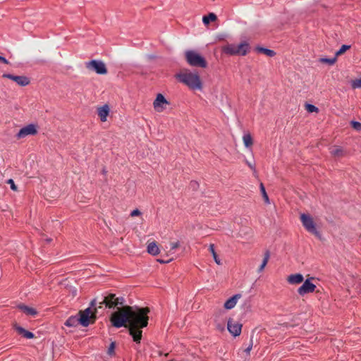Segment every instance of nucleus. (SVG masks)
<instances>
[{
	"instance_id": "nucleus-40",
	"label": "nucleus",
	"mask_w": 361,
	"mask_h": 361,
	"mask_svg": "<svg viewBox=\"0 0 361 361\" xmlns=\"http://www.w3.org/2000/svg\"><path fill=\"white\" fill-rule=\"evenodd\" d=\"M247 165L249 166V167H250V169H254V166H253V164H252L251 163H250V162H248V161H247Z\"/></svg>"
},
{
	"instance_id": "nucleus-16",
	"label": "nucleus",
	"mask_w": 361,
	"mask_h": 361,
	"mask_svg": "<svg viewBox=\"0 0 361 361\" xmlns=\"http://www.w3.org/2000/svg\"><path fill=\"white\" fill-rule=\"evenodd\" d=\"M303 276L301 274H295L290 275L287 281L290 284H299L303 281Z\"/></svg>"
},
{
	"instance_id": "nucleus-31",
	"label": "nucleus",
	"mask_w": 361,
	"mask_h": 361,
	"mask_svg": "<svg viewBox=\"0 0 361 361\" xmlns=\"http://www.w3.org/2000/svg\"><path fill=\"white\" fill-rule=\"evenodd\" d=\"M351 126L356 130H361V123L357 121H351Z\"/></svg>"
},
{
	"instance_id": "nucleus-13",
	"label": "nucleus",
	"mask_w": 361,
	"mask_h": 361,
	"mask_svg": "<svg viewBox=\"0 0 361 361\" xmlns=\"http://www.w3.org/2000/svg\"><path fill=\"white\" fill-rule=\"evenodd\" d=\"M109 112L110 108L108 104H104L102 106L97 108V114L102 122L106 121Z\"/></svg>"
},
{
	"instance_id": "nucleus-30",
	"label": "nucleus",
	"mask_w": 361,
	"mask_h": 361,
	"mask_svg": "<svg viewBox=\"0 0 361 361\" xmlns=\"http://www.w3.org/2000/svg\"><path fill=\"white\" fill-rule=\"evenodd\" d=\"M352 87L353 88H361V78L360 79L353 80L352 82Z\"/></svg>"
},
{
	"instance_id": "nucleus-22",
	"label": "nucleus",
	"mask_w": 361,
	"mask_h": 361,
	"mask_svg": "<svg viewBox=\"0 0 361 361\" xmlns=\"http://www.w3.org/2000/svg\"><path fill=\"white\" fill-rule=\"evenodd\" d=\"M269 257H270V254H269V252L267 250V251H266V252L264 254V257L262 260V262L258 269V272H261L264 270V267L267 264Z\"/></svg>"
},
{
	"instance_id": "nucleus-6",
	"label": "nucleus",
	"mask_w": 361,
	"mask_h": 361,
	"mask_svg": "<svg viewBox=\"0 0 361 361\" xmlns=\"http://www.w3.org/2000/svg\"><path fill=\"white\" fill-rule=\"evenodd\" d=\"M300 219L302 224V226L305 227L307 231H308L309 233H312V235H315L319 238H321L320 233L317 231L316 228V224L310 215L302 214L300 215Z\"/></svg>"
},
{
	"instance_id": "nucleus-20",
	"label": "nucleus",
	"mask_w": 361,
	"mask_h": 361,
	"mask_svg": "<svg viewBox=\"0 0 361 361\" xmlns=\"http://www.w3.org/2000/svg\"><path fill=\"white\" fill-rule=\"evenodd\" d=\"M330 153L334 157H341L343 155V150L341 147L334 146L330 149Z\"/></svg>"
},
{
	"instance_id": "nucleus-35",
	"label": "nucleus",
	"mask_w": 361,
	"mask_h": 361,
	"mask_svg": "<svg viewBox=\"0 0 361 361\" xmlns=\"http://www.w3.org/2000/svg\"><path fill=\"white\" fill-rule=\"evenodd\" d=\"M108 353H109V355H111V353H113V342H111L109 344V349H108Z\"/></svg>"
},
{
	"instance_id": "nucleus-11",
	"label": "nucleus",
	"mask_w": 361,
	"mask_h": 361,
	"mask_svg": "<svg viewBox=\"0 0 361 361\" xmlns=\"http://www.w3.org/2000/svg\"><path fill=\"white\" fill-rule=\"evenodd\" d=\"M316 286L307 279L303 284L298 288V292L300 295H304L314 291Z\"/></svg>"
},
{
	"instance_id": "nucleus-29",
	"label": "nucleus",
	"mask_w": 361,
	"mask_h": 361,
	"mask_svg": "<svg viewBox=\"0 0 361 361\" xmlns=\"http://www.w3.org/2000/svg\"><path fill=\"white\" fill-rule=\"evenodd\" d=\"M305 109L309 113L318 112V111H319L317 107H316L314 105H312L310 104H305Z\"/></svg>"
},
{
	"instance_id": "nucleus-9",
	"label": "nucleus",
	"mask_w": 361,
	"mask_h": 361,
	"mask_svg": "<svg viewBox=\"0 0 361 361\" xmlns=\"http://www.w3.org/2000/svg\"><path fill=\"white\" fill-rule=\"evenodd\" d=\"M2 77L4 78H8L16 82L18 85L25 87L30 83V80L27 77L24 75H13L9 73H4Z\"/></svg>"
},
{
	"instance_id": "nucleus-37",
	"label": "nucleus",
	"mask_w": 361,
	"mask_h": 361,
	"mask_svg": "<svg viewBox=\"0 0 361 361\" xmlns=\"http://www.w3.org/2000/svg\"><path fill=\"white\" fill-rule=\"evenodd\" d=\"M0 61L5 64H8L9 63L8 61L6 58L1 56H0Z\"/></svg>"
},
{
	"instance_id": "nucleus-39",
	"label": "nucleus",
	"mask_w": 361,
	"mask_h": 361,
	"mask_svg": "<svg viewBox=\"0 0 361 361\" xmlns=\"http://www.w3.org/2000/svg\"><path fill=\"white\" fill-rule=\"evenodd\" d=\"M252 344H251L246 350V353H250V351L252 349Z\"/></svg>"
},
{
	"instance_id": "nucleus-38",
	"label": "nucleus",
	"mask_w": 361,
	"mask_h": 361,
	"mask_svg": "<svg viewBox=\"0 0 361 361\" xmlns=\"http://www.w3.org/2000/svg\"><path fill=\"white\" fill-rule=\"evenodd\" d=\"M109 322H110L111 324L113 325V313H111L109 315Z\"/></svg>"
},
{
	"instance_id": "nucleus-3",
	"label": "nucleus",
	"mask_w": 361,
	"mask_h": 361,
	"mask_svg": "<svg viewBox=\"0 0 361 361\" xmlns=\"http://www.w3.org/2000/svg\"><path fill=\"white\" fill-rule=\"evenodd\" d=\"M176 78L190 89L200 90L202 88V82L197 73L185 71L178 74Z\"/></svg>"
},
{
	"instance_id": "nucleus-14",
	"label": "nucleus",
	"mask_w": 361,
	"mask_h": 361,
	"mask_svg": "<svg viewBox=\"0 0 361 361\" xmlns=\"http://www.w3.org/2000/svg\"><path fill=\"white\" fill-rule=\"evenodd\" d=\"M13 328L18 332V334H19L20 335H21L22 336H23L24 338H25L27 339H32V338H35V334L33 333H32L29 331H27L24 328L18 325L17 324H15L13 325Z\"/></svg>"
},
{
	"instance_id": "nucleus-26",
	"label": "nucleus",
	"mask_w": 361,
	"mask_h": 361,
	"mask_svg": "<svg viewBox=\"0 0 361 361\" xmlns=\"http://www.w3.org/2000/svg\"><path fill=\"white\" fill-rule=\"evenodd\" d=\"M257 50L258 51L263 53L270 57L274 56L275 55V52L273 50L268 49L266 48L259 47L257 48Z\"/></svg>"
},
{
	"instance_id": "nucleus-1",
	"label": "nucleus",
	"mask_w": 361,
	"mask_h": 361,
	"mask_svg": "<svg viewBox=\"0 0 361 361\" xmlns=\"http://www.w3.org/2000/svg\"><path fill=\"white\" fill-rule=\"evenodd\" d=\"M125 299L114 295V327L128 329L133 341L140 343L142 339V329L148 324L149 307H133L125 305Z\"/></svg>"
},
{
	"instance_id": "nucleus-28",
	"label": "nucleus",
	"mask_w": 361,
	"mask_h": 361,
	"mask_svg": "<svg viewBox=\"0 0 361 361\" xmlns=\"http://www.w3.org/2000/svg\"><path fill=\"white\" fill-rule=\"evenodd\" d=\"M260 190L264 198V200L266 203H269V197L266 192L265 188L262 183L260 184Z\"/></svg>"
},
{
	"instance_id": "nucleus-18",
	"label": "nucleus",
	"mask_w": 361,
	"mask_h": 361,
	"mask_svg": "<svg viewBox=\"0 0 361 361\" xmlns=\"http://www.w3.org/2000/svg\"><path fill=\"white\" fill-rule=\"evenodd\" d=\"M18 307L27 315L35 316L37 314V311L34 308L30 307L28 306L20 305L18 306Z\"/></svg>"
},
{
	"instance_id": "nucleus-17",
	"label": "nucleus",
	"mask_w": 361,
	"mask_h": 361,
	"mask_svg": "<svg viewBox=\"0 0 361 361\" xmlns=\"http://www.w3.org/2000/svg\"><path fill=\"white\" fill-rule=\"evenodd\" d=\"M78 324H80V321L78 316H71L65 322V325L68 327H75Z\"/></svg>"
},
{
	"instance_id": "nucleus-19",
	"label": "nucleus",
	"mask_w": 361,
	"mask_h": 361,
	"mask_svg": "<svg viewBox=\"0 0 361 361\" xmlns=\"http://www.w3.org/2000/svg\"><path fill=\"white\" fill-rule=\"evenodd\" d=\"M147 252L152 255H157L159 254V249L155 242H152L148 244Z\"/></svg>"
},
{
	"instance_id": "nucleus-25",
	"label": "nucleus",
	"mask_w": 361,
	"mask_h": 361,
	"mask_svg": "<svg viewBox=\"0 0 361 361\" xmlns=\"http://www.w3.org/2000/svg\"><path fill=\"white\" fill-rule=\"evenodd\" d=\"M350 45L343 44L341 47L335 53V56L337 58L338 56L343 54L347 50L350 49Z\"/></svg>"
},
{
	"instance_id": "nucleus-8",
	"label": "nucleus",
	"mask_w": 361,
	"mask_h": 361,
	"mask_svg": "<svg viewBox=\"0 0 361 361\" xmlns=\"http://www.w3.org/2000/svg\"><path fill=\"white\" fill-rule=\"evenodd\" d=\"M38 133L37 125L31 123L23 127L16 134L18 139H22L29 135H35Z\"/></svg>"
},
{
	"instance_id": "nucleus-10",
	"label": "nucleus",
	"mask_w": 361,
	"mask_h": 361,
	"mask_svg": "<svg viewBox=\"0 0 361 361\" xmlns=\"http://www.w3.org/2000/svg\"><path fill=\"white\" fill-rule=\"evenodd\" d=\"M227 329L233 336H238L241 333L242 324L233 319H230L228 321Z\"/></svg>"
},
{
	"instance_id": "nucleus-4",
	"label": "nucleus",
	"mask_w": 361,
	"mask_h": 361,
	"mask_svg": "<svg viewBox=\"0 0 361 361\" xmlns=\"http://www.w3.org/2000/svg\"><path fill=\"white\" fill-rule=\"evenodd\" d=\"M222 51L230 56H245L250 51V46L246 42L239 44H228L222 47Z\"/></svg>"
},
{
	"instance_id": "nucleus-27",
	"label": "nucleus",
	"mask_w": 361,
	"mask_h": 361,
	"mask_svg": "<svg viewBox=\"0 0 361 361\" xmlns=\"http://www.w3.org/2000/svg\"><path fill=\"white\" fill-rule=\"evenodd\" d=\"M336 57H334V58H331V59H327V58H321L319 59V61L321 63H328L329 65H333L336 63Z\"/></svg>"
},
{
	"instance_id": "nucleus-21",
	"label": "nucleus",
	"mask_w": 361,
	"mask_h": 361,
	"mask_svg": "<svg viewBox=\"0 0 361 361\" xmlns=\"http://www.w3.org/2000/svg\"><path fill=\"white\" fill-rule=\"evenodd\" d=\"M216 18V14L210 13L209 15L203 16L202 21L205 25H207L210 22L215 21Z\"/></svg>"
},
{
	"instance_id": "nucleus-7",
	"label": "nucleus",
	"mask_w": 361,
	"mask_h": 361,
	"mask_svg": "<svg viewBox=\"0 0 361 361\" xmlns=\"http://www.w3.org/2000/svg\"><path fill=\"white\" fill-rule=\"evenodd\" d=\"M85 67L90 71H94L97 74L104 75L107 73L105 64L97 60H92L85 63Z\"/></svg>"
},
{
	"instance_id": "nucleus-33",
	"label": "nucleus",
	"mask_w": 361,
	"mask_h": 361,
	"mask_svg": "<svg viewBox=\"0 0 361 361\" xmlns=\"http://www.w3.org/2000/svg\"><path fill=\"white\" fill-rule=\"evenodd\" d=\"M141 214V212L139 209H134L133 211L131 212L130 213V216H139Z\"/></svg>"
},
{
	"instance_id": "nucleus-34",
	"label": "nucleus",
	"mask_w": 361,
	"mask_h": 361,
	"mask_svg": "<svg viewBox=\"0 0 361 361\" xmlns=\"http://www.w3.org/2000/svg\"><path fill=\"white\" fill-rule=\"evenodd\" d=\"M170 245H171V250H174L179 247V243L178 242H173V243H171Z\"/></svg>"
},
{
	"instance_id": "nucleus-15",
	"label": "nucleus",
	"mask_w": 361,
	"mask_h": 361,
	"mask_svg": "<svg viewBox=\"0 0 361 361\" xmlns=\"http://www.w3.org/2000/svg\"><path fill=\"white\" fill-rule=\"evenodd\" d=\"M240 297H241V295H240V294H236V295L232 296L231 298H230L228 300H227L226 301V302L224 303V307L226 310L233 309L235 306V305L238 302V300L239 298H240Z\"/></svg>"
},
{
	"instance_id": "nucleus-23",
	"label": "nucleus",
	"mask_w": 361,
	"mask_h": 361,
	"mask_svg": "<svg viewBox=\"0 0 361 361\" xmlns=\"http://www.w3.org/2000/svg\"><path fill=\"white\" fill-rule=\"evenodd\" d=\"M243 140L245 146L246 147H251L252 145V138L250 135V134H245L243 137Z\"/></svg>"
},
{
	"instance_id": "nucleus-24",
	"label": "nucleus",
	"mask_w": 361,
	"mask_h": 361,
	"mask_svg": "<svg viewBox=\"0 0 361 361\" xmlns=\"http://www.w3.org/2000/svg\"><path fill=\"white\" fill-rule=\"evenodd\" d=\"M209 250L210 251V252L212 253V256H213V258L215 261V262L217 264H221V261L220 259H219L218 256H217V254L215 252V250H214V244H210L209 245Z\"/></svg>"
},
{
	"instance_id": "nucleus-12",
	"label": "nucleus",
	"mask_w": 361,
	"mask_h": 361,
	"mask_svg": "<svg viewBox=\"0 0 361 361\" xmlns=\"http://www.w3.org/2000/svg\"><path fill=\"white\" fill-rule=\"evenodd\" d=\"M169 102L161 94H158L154 103V108L159 112L162 111L164 109V105L168 104Z\"/></svg>"
},
{
	"instance_id": "nucleus-32",
	"label": "nucleus",
	"mask_w": 361,
	"mask_h": 361,
	"mask_svg": "<svg viewBox=\"0 0 361 361\" xmlns=\"http://www.w3.org/2000/svg\"><path fill=\"white\" fill-rule=\"evenodd\" d=\"M8 183L10 184V185H11V188L13 190H14V191L17 190V187H16V185H15V183H14V181H13L12 179H9V180H8Z\"/></svg>"
},
{
	"instance_id": "nucleus-2",
	"label": "nucleus",
	"mask_w": 361,
	"mask_h": 361,
	"mask_svg": "<svg viewBox=\"0 0 361 361\" xmlns=\"http://www.w3.org/2000/svg\"><path fill=\"white\" fill-rule=\"evenodd\" d=\"M97 302L93 300L90 302V307L80 310L78 313L80 324L82 326H87L90 323H93L96 318V314L99 312V310L103 308H111L113 307V294L102 298V300L99 302V305L96 307Z\"/></svg>"
},
{
	"instance_id": "nucleus-41",
	"label": "nucleus",
	"mask_w": 361,
	"mask_h": 361,
	"mask_svg": "<svg viewBox=\"0 0 361 361\" xmlns=\"http://www.w3.org/2000/svg\"><path fill=\"white\" fill-rule=\"evenodd\" d=\"M46 240H47L48 243H49V242H51V238H46Z\"/></svg>"
},
{
	"instance_id": "nucleus-5",
	"label": "nucleus",
	"mask_w": 361,
	"mask_h": 361,
	"mask_svg": "<svg viewBox=\"0 0 361 361\" xmlns=\"http://www.w3.org/2000/svg\"><path fill=\"white\" fill-rule=\"evenodd\" d=\"M187 62L192 66L206 68L207 63L205 59L195 51H187L185 52Z\"/></svg>"
},
{
	"instance_id": "nucleus-36",
	"label": "nucleus",
	"mask_w": 361,
	"mask_h": 361,
	"mask_svg": "<svg viewBox=\"0 0 361 361\" xmlns=\"http://www.w3.org/2000/svg\"><path fill=\"white\" fill-rule=\"evenodd\" d=\"M0 61L5 64H8L9 63L8 61L6 58L1 56H0Z\"/></svg>"
}]
</instances>
